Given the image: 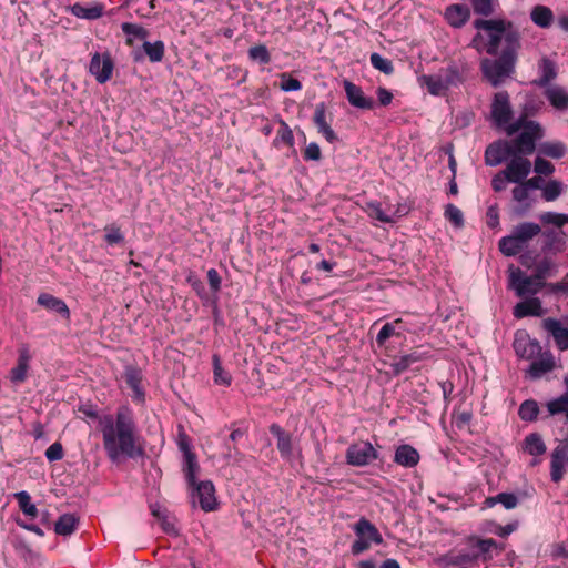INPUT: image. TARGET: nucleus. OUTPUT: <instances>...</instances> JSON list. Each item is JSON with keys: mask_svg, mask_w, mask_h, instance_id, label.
I'll return each instance as SVG.
<instances>
[{"mask_svg": "<svg viewBox=\"0 0 568 568\" xmlns=\"http://www.w3.org/2000/svg\"><path fill=\"white\" fill-rule=\"evenodd\" d=\"M143 51L146 54L148 59L152 63L161 62L164 58L165 45L161 40H156L154 42L144 41L143 42Z\"/></svg>", "mask_w": 568, "mask_h": 568, "instance_id": "nucleus-41", "label": "nucleus"}, {"mask_svg": "<svg viewBox=\"0 0 568 568\" xmlns=\"http://www.w3.org/2000/svg\"><path fill=\"white\" fill-rule=\"evenodd\" d=\"M183 473L189 487H195L200 465L194 453H187V455L183 457Z\"/></svg>", "mask_w": 568, "mask_h": 568, "instance_id": "nucleus-36", "label": "nucleus"}, {"mask_svg": "<svg viewBox=\"0 0 568 568\" xmlns=\"http://www.w3.org/2000/svg\"><path fill=\"white\" fill-rule=\"evenodd\" d=\"M523 449L531 456H541L546 453V444L538 433L528 434L523 443Z\"/></svg>", "mask_w": 568, "mask_h": 568, "instance_id": "nucleus-35", "label": "nucleus"}, {"mask_svg": "<svg viewBox=\"0 0 568 568\" xmlns=\"http://www.w3.org/2000/svg\"><path fill=\"white\" fill-rule=\"evenodd\" d=\"M541 233L539 224L523 222L514 226L511 233L499 240V250L506 256H515L526 248L529 242Z\"/></svg>", "mask_w": 568, "mask_h": 568, "instance_id": "nucleus-4", "label": "nucleus"}, {"mask_svg": "<svg viewBox=\"0 0 568 568\" xmlns=\"http://www.w3.org/2000/svg\"><path fill=\"white\" fill-rule=\"evenodd\" d=\"M545 95L549 103L557 110L568 109V93L565 89L558 85L545 88Z\"/></svg>", "mask_w": 568, "mask_h": 568, "instance_id": "nucleus-32", "label": "nucleus"}, {"mask_svg": "<svg viewBox=\"0 0 568 568\" xmlns=\"http://www.w3.org/2000/svg\"><path fill=\"white\" fill-rule=\"evenodd\" d=\"M473 27L477 33L469 47L480 54L491 57L483 58L479 67L483 77L497 88L515 73L521 34L514 22L506 19L478 18L474 20Z\"/></svg>", "mask_w": 568, "mask_h": 568, "instance_id": "nucleus-1", "label": "nucleus"}, {"mask_svg": "<svg viewBox=\"0 0 568 568\" xmlns=\"http://www.w3.org/2000/svg\"><path fill=\"white\" fill-rule=\"evenodd\" d=\"M30 355L27 348L19 353L17 365L10 372V379L14 384H20L26 381L29 369Z\"/></svg>", "mask_w": 568, "mask_h": 568, "instance_id": "nucleus-30", "label": "nucleus"}, {"mask_svg": "<svg viewBox=\"0 0 568 568\" xmlns=\"http://www.w3.org/2000/svg\"><path fill=\"white\" fill-rule=\"evenodd\" d=\"M514 349L520 358L534 359L541 353V345L537 339L530 338L527 333H517L514 341Z\"/></svg>", "mask_w": 568, "mask_h": 568, "instance_id": "nucleus-14", "label": "nucleus"}, {"mask_svg": "<svg viewBox=\"0 0 568 568\" xmlns=\"http://www.w3.org/2000/svg\"><path fill=\"white\" fill-rule=\"evenodd\" d=\"M419 82L422 83V85L427 88L428 92L432 95H444L446 91H448L437 73L428 75L424 74L419 77Z\"/></svg>", "mask_w": 568, "mask_h": 568, "instance_id": "nucleus-40", "label": "nucleus"}, {"mask_svg": "<svg viewBox=\"0 0 568 568\" xmlns=\"http://www.w3.org/2000/svg\"><path fill=\"white\" fill-rule=\"evenodd\" d=\"M475 14L490 17L495 12L494 0H470Z\"/></svg>", "mask_w": 568, "mask_h": 568, "instance_id": "nucleus-56", "label": "nucleus"}, {"mask_svg": "<svg viewBox=\"0 0 568 568\" xmlns=\"http://www.w3.org/2000/svg\"><path fill=\"white\" fill-rule=\"evenodd\" d=\"M486 504L489 507L496 504H501L506 509H514L518 505V498L513 493H500L494 497L487 498Z\"/></svg>", "mask_w": 568, "mask_h": 568, "instance_id": "nucleus-49", "label": "nucleus"}, {"mask_svg": "<svg viewBox=\"0 0 568 568\" xmlns=\"http://www.w3.org/2000/svg\"><path fill=\"white\" fill-rule=\"evenodd\" d=\"M427 357H428L427 353L414 351L409 354H405V355H402L398 358H396L392 363V368H393L394 373L398 375V374L404 373L406 369H408L410 365H413L417 362H420Z\"/></svg>", "mask_w": 568, "mask_h": 568, "instance_id": "nucleus-31", "label": "nucleus"}, {"mask_svg": "<svg viewBox=\"0 0 568 568\" xmlns=\"http://www.w3.org/2000/svg\"><path fill=\"white\" fill-rule=\"evenodd\" d=\"M494 189L500 191L504 189L506 180H493ZM509 182H519L513 189V197L517 202L514 207V213L517 216H524L537 200L536 192L541 187V182L545 180H508Z\"/></svg>", "mask_w": 568, "mask_h": 568, "instance_id": "nucleus-5", "label": "nucleus"}, {"mask_svg": "<svg viewBox=\"0 0 568 568\" xmlns=\"http://www.w3.org/2000/svg\"><path fill=\"white\" fill-rule=\"evenodd\" d=\"M444 216L456 229H460L464 225L463 212L454 204H447L445 206Z\"/></svg>", "mask_w": 568, "mask_h": 568, "instance_id": "nucleus-57", "label": "nucleus"}, {"mask_svg": "<svg viewBox=\"0 0 568 568\" xmlns=\"http://www.w3.org/2000/svg\"><path fill=\"white\" fill-rule=\"evenodd\" d=\"M568 460L567 446H557L551 453L550 476L554 483H559L564 477V469Z\"/></svg>", "mask_w": 568, "mask_h": 568, "instance_id": "nucleus-20", "label": "nucleus"}, {"mask_svg": "<svg viewBox=\"0 0 568 568\" xmlns=\"http://www.w3.org/2000/svg\"><path fill=\"white\" fill-rule=\"evenodd\" d=\"M79 524V518L73 514L61 515L55 525L54 531L60 536H70L74 532Z\"/></svg>", "mask_w": 568, "mask_h": 568, "instance_id": "nucleus-38", "label": "nucleus"}, {"mask_svg": "<svg viewBox=\"0 0 568 568\" xmlns=\"http://www.w3.org/2000/svg\"><path fill=\"white\" fill-rule=\"evenodd\" d=\"M539 220L545 225L561 227L568 223V214L557 212H545L539 215Z\"/></svg>", "mask_w": 568, "mask_h": 568, "instance_id": "nucleus-53", "label": "nucleus"}, {"mask_svg": "<svg viewBox=\"0 0 568 568\" xmlns=\"http://www.w3.org/2000/svg\"><path fill=\"white\" fill-rule=\"evenodd\" d=\"M402 324V318H397L392 323H385L376 335L375 342L377 346L383 347L386 344L387 339L390 338L392 336H400Z\"/></svg>", "mask_w": 568, "mask_h": 568, "instance_id": "nucleus-33", "label": "nucleus"}, {"mask_svg": "<svg viewBox=\"0 0 568 568\" xmlns=\"http://www.w3.org/2000/svg\"><path fill=\"white\" fill-rule=\"evenodd\" d=\"M121 30L123 31V33L125 36H128V39H126V43L128 44H132V38H136V39H140V40H145L148 37H149V31L138 24V23H132V22H123L121 24Z\"/></svg>", "mask_w": 568, "mask_h": 568, "instance_id": "nucleus-47", "label": "nucleus"}, {"mask_svg": "<svg viewBox=\"0 0 568 568\" xmlns=\"http://www.w3.org/2000/svg\"><path fill=\"white\" fill-rule=\"evenodd\" d=\"M369 60L373 68L383 72L384 74L389 75L394 72V65L392 60L383 57L382 54L374 52L371 54Z\"/></svg>", "mask_w": 568, "mask_h": 568, "instance_id": "nucleus-52", "label": "nucleus"}, {"mask_svg": "<svg viewBox=\"0 0 568 568\" xmlns=\"http://www.w3.org/2000/svg\"><path fill=\"white\" fill-rule=\"evenodd\" d=\"M250 60L260 64H268L271 62V54L265 44H257L251 47L247 51Z\"/></svg>", "mask_w": 568, "mask_h": 568, "instance_id": "nucleus-51", "label": "nucleus"}, {"mask_svg": "<svg viewBox=\"0 0 568 568\" xmlns=\"http://www.w3.org/2000/svg\"><path fill=\"white\" fill-rule=\"evenodd\" d=\"M468 542L478 548L479 552L477 555H479V558L481 557L484 561H488L493 558L490 555L493 549H499L500 551L504 550V546H498V544L491 538L480 539L471 536L468 538Z\"/></svg>", "mask_w": 568, "mask_h": 568, "instance_id": "nucleus-34", "label": "nucleus"}, {"mask_svg": "<svg viewBox=\"0 0 568 568\" xmlns=\"http://www.w3.org/2000/svg\"><path fill=\"white\" fill-rule=\"evenodd\" d=\"M124 379L128 387L132 390V398L138 403L145 400V392L142 386V371L135 366H126L124 369Z\"/></svg>", "mask_w": 568, "mask_h": 568, "instance_id": "nucleus-16", "label": "nucleus"}, {"mask_svg": "<svg viewBox=\"0 0 568 568\" xmlns=\"http://www.w3.org/2000/svg\"><path fill=\"white\" fill-rule=\"evenodd\" d=\"M45 457L49 462H58L63 458L62 445L58 442L51 444L45 450Z\"/></svg>", "mask_w": 568, "mask_h": 568, "instance_id": "nucleus-63", "label": "nucleus"}, {"mask_svg": "<svg viewBox=\"0 0 568 568\" xmlns=\"http://www.w3.org/2000/svg\"><path fill=\"white\" fill-rule=\"evenodd\" d=\"M540 77L531 83L539 88L550 87V82L557 77V68L554 61L544 57L539 62Z\"/></svg>", "mask_w": 568, "mask_h": 568, "instance_id": "nucleus-29", "label": "nucleus"}, {"mask_svg": "<svg viewBox=\"0 0 568 568\" xmlns=\"http://www.w3.org/2000/svg\"><path fill=\"white\" fill-rule=\"evenodd\" d=\"M70 12L79 19L97 20L103 16L104 6L99 2H94L90 6H83L77 2L70 7Z\"/></svg>", "mask_w": 568, "mask_h": 568, "instance_id": "nucleus-27", "label": "nucleus"}, {"mask_svg": "<svg viewBox=\"0 0 568 568\" xmlns=\"http://www.w3.org/2000/svg\"><path fill=\"white\" fill-rule=\"evenodd\" d=\"M37 303L45 310L59 314L62 318L70 320V310L63 300L49 293H41L37 298Z\"/></svg>", "mask_w": 568, "mask_h": 568, "instance_id": "nucleus-22", "label": "nucleus"}, {"mask_svg": "<svg viewBox=\"0 0 568 568\" xmlns=\"http://www.w3.org/2000/svg\"><path fill=\"white\" fill-rule=\"evenodd\" d=\"M541 105L542 101L538 97L534 94H527L521 105V113L518 118L529 120V116H534L538 113V111L541 109Z\"/></svg>", "mask_w": 568, "mask_h": 568, "instance_id": "nucleus-45", "label": "nucleus"}, {"mask_svg": "<svg viewBox=\"0 0 568 568\" xmlns=\"http://www.w3.org/2000/svg\"><path fill=\"white\" fill-rule=\"evenodd\" d=\"M527 369L530 378L537 379L555 368V358L551 353L546 352L534 359Z\"/></svg>", "mask_w": 568, "mask_h": 568, "instance_id": "nucleus-19", "label": "nucleus"}, {"mask_svg": "<svg viewBox=\"0 0 568 568\" xmlns=\"http://www.w3.org/2000/svg\"><path fill=\"white\" fill-rule=\"evenodd\" d=\"M14 497L18 501L19 508L21 511L31 518H36L38 516V508L31 501V497L28 491L22 490L14 494Z\"/></svg>", "mask_w": 568, "mask_h": 568, "instance_id": "nucleus-46", "label": "nucleus"}, {"mask_svg": "<svg viewBox=\"0 0 568 568\" xmlns=\"http://www.w3.org/2000/svg\"><path fill=\"white\" fill-rule=\"evenodd\" d=\"M547 409L549 415H557L560 413L568 412V394L565 393L561 396L554 398L547 403Z\"/></svg>", "mask_w": 568, "mask_h": 568, "instance_id": "nucleus-58", "label": "nucleus"}, {"mask_svg": "<svg viewBox=\"0 0 568 568\" xmlns=\"http://www.w3.org/2000/svg\"><path fill=\"white\" fill-rule=\"evenodd\" d=\"M490 119L496 128L503 129L505 132L506 128L513 123V108L507 91L503 90L494 94L490 105Z\"/></svg>", "mask_w": 568, "mask_h": 568, "instance_id": "nucleus-7", "label": "nucleus"}, {"mask_svg": "<svg viewBox=\"0 0 568 568\" xmlns=\"http://www.w3.org/2000/svg\"><path fill=\"white\" fill-rule=\"evenodd\" d=\"M515 133L518 135L509 142L516 153L531 154L536 150L537 141L544 138L542 126L537 121L524 118H517L506 128L507 135L511 136Z\"/></svg>", "mask_w": 568, "mask_h": 568, "instance_id": "nucleus-3", "label": "nucleus"}, {"mask_svg": "<svg viewBox=\"0 0 568 568\" xmlns=\"http://www.w3.org/2000/svg\"><path fill=\"white\" fill-rule=\"evenodd\" d=\"M321 156V148L316 142H311L306 145L303 154L305 161H318Z\"/></svg>", "mask_w": 568, "mask_h": 568, "instance_id": "nucleus-64", "label": "nucleus"}, {"mask_svg": "<svg viewBox=\"0 0 568 568\" xmlns=\"http://www.w3.org/2000/svg\"><path fill=\"white\" fill-rule=\"evenodd\" d=\"M545 313L546 310L542 307L541 301L538 297L525 298L517 303L513 310V315L516 318H524L527 316L540 317Z\"/></svg>", "mask_w": 568, "mask_h": 568, "instance_id": "nucleus-18", "label": "nucleus"}, {"mask_svg": "<svg viewBox=\"0 0 568 568\" xmlns=\"http://www.w3.org/2000/svg\"><path fill=\"white\" fill-rule=\"evenodd\" d=\"M280 88L284 92H293L301 90L302 83L298 79L293 78L288 73H282Z\"/></svg>", "mask_w": 568, "mask_h": 568, "instance_id": "nucleus-61", "label": "nucleus"}, {"mask_svg": "<svg viewBox=\"0 0 568 568\" xmlns=\"http://www.w3.org/2000/svg\"><path fill=\"white\" fill-rule=\"evenodd\" d=\"M479 558V555L476 552H469L466 550H450L447 554L443 555L438 561L444 567L449 566H459L465 564H470L476 561Z\"/></svg>", "mask_w": 568, "mask_h": 568, "instance_id": "nucleus-24", "label": "nucleus"}, {"mask_svg": "<svg viewBox=\"0 0 568 568\" xmlns=\"http://www.w3.org/2000/svg\"><path fill=\"white\" fill-rule=\"evenodd\" d=\"M539 190L542 191V197L546 201H554L561 194L564 185L559 180H549V183L541 184Z\"/></svg>", "mask_w": 568, "mask_h": 568, "instance_id": "nucleus-54", "label": "nucleus"}, {"mask_svg": "<svg viewBox=\"0 0 568 568\" xmlns=\"http://www.w3.org/2000/svg\"><path fill=\"white\" fill-rule=\"evenodd\" d=\"M546 291L552 295L568 294V273L559 282L546 283Z\"/></svg>", "mask_w": 568, "mask_h": 568, "instance_id": "nucleus-62", "label": "nucleus"}, {"mask_svg": "<svg viewBox=\"0 0 568 568\" xmlns=\"http://www.w3.org/2000/svg\"><path fill=\"white\" fill-rule=\"evenodd\" d=\"M313 121L321 133L329 143L337 141V135L326 121V105L324 102L316 104Z\"/></svg>", "mask_w": 568, "mask_h": 568, "instance_id": "nucleus-23", "label": "nucleus"}, {"mask_svg": "<svg viewBox=\"0 0 568 568\" xmlns=\"http://www.w3.org/2000/svg\"><path fill=\"white\" fill-rule=\"evenodd\" d=\"M537 153L544 158L561 159L567 153V146L560 141L542 142L539 144Z\"/></svg>", "mask_w": 568, "mask_h": 568, "instance_id": "nucleus-37", "label": "nucleus"}, {"mask_svg": "<svg viewBox=\"0 0 568 568\" xmlns=\"http://www.w3.org/2000/svg\"><path fill=\"white\" fill-rule=\"evenodd\" d=\"M213 375L214 383L217 385L230 386L232 382L231 375L222 367L219 355H213Z\"/></svg>", "mask_w": 568, "mask_h": 568, "instance_id": "nucleus-50", "label": "nucleus"}, {"mask_svg": "<svg viewBox=\"0 0 568 568\" xmlns=\"http://www.w3.org/2000/svg\"><path fill=\"white\" fill-rule=\"evenodd\" d=\"M192 497L199 499L200 507L204 511H213L216 509L217 503L215 497V488L212 481L202 480L190 487Z\"/></svg>", "mask_w": 568, "mask_h": 568, "instance_id": "nucleus-12", "label": "nucleus"}, {"mask_svg": "<svg viewBox=\"0 0 568 568\" xmlns=\"http://www.w3.org/2000/svg\"><path fill=\"white\" fill-rule=\"evenodd\" d=\"M280 124V129L277 131V134L273 141V144L275 148H281L282 145H286L292 148L294 144V135L288 126V124L281 118L277 120Z\"/></svg>", "mask_w": 568, "mask_h": 568, "instance_id": "nucleus-43", "label": "nucleus"}, {"mask_svg": "<svg viewBox=\"0 0 568 568\" xmlns=\"http://www.w3.org/2000/svg\"><path fill=\"white\" fill-rule=\"evenodd\" d=\"M344 90L347 101L351 105L362 110H372L375 106L374 100L369 97H366L362 88L354 84L353 82L345 80Z\"/></svg>", "mask_w": 568, "mask_h": 568, "instance_id": "nucleus-15", "label": "nucleus"}, {"mask_svg": "<svg viewBox=\"0 0 568 568\" xmlns=\"http://www.w3.org/2000/svg\"><path fill=\"white\" fill-rule=\"evenodd\" d=\"M419 453L410 445H399L394 455V462L405 468H413L419 462Z\"/></svg>", "mask_w": 568, "mask_h": 568, "instance_id": "nucleus-25", "label": "nucleus"}, {"mask_svg": "<svg viewBox=\"0 0 568 568\" xmlns=\"http://www.w3.org/2000/svg\"><path fill=\"white\" fill-rule=\"evenodd\" d=\"M534 170L539 175H550L555 172V166L550 161L537 153Z\"/></svg>", "mask_w": 568, "mask_h": 568, "instance_id": "nucleus-60", "label": "nucleus"}, {"mask_svg": "<svg viewBox=\"0 0 568 568\" xmlns=\"http://www.w3.org/2000/svg\"><path fill=\"white\" fill-rule=\"evenodd\" d=\"M378 458V453L369 442L352 444L346 450L348 465L363 467Z\"/></svg>", "mask_w": 568, "mask_h": 568, "instance_id": "nucleus-9", "label": "nucleus"}, {"mask_svg": "<svg viewBox=\"0 0 568 568\" xmlns=\"http://www.w3.org/2000/svg\"><path fill=\"white\" fill-rule=\"evenodd\" d=\"M368 215L373 219H376L379 222L383 223H393L394 219L393 216L385 212L382 207V204L378 202H371L367 205Z\"/></svg>", "mask_w": 568, "mask_h": 568, "instance_id": "nucleus-55", "label": "nucleus"}, {"mask_svg": "<svg viewBox=\"0 0 568 568\" xmlns=\"http://www.w3.org/2000/svg\"><path fill=\"white\" fill-rule=\"evenodd\" d=\"M524 153H515L511 155L504 170L498 172L494 178H527L531 171V163L525 159Z\"/></svg>", "mask_w": 568, "mask_h": 568, "instance_id": "nucleus-13", "label": "nucleus"}, {"mask_svg": "<svg viewBox=\"0 0 568 568\" xmlns=\"http://www.w3.org/2000/svg\"><path fill=\"white\" fill-rule=\"evenodd\" d=\"M270 433L275 437L276 448L284 460L292 462L295 456L301 455L298 443L293 434L276 423L270 426Z\"/></svg>", "mask_w": 568, "mask_h": 568, "instance_id": "nucleus-8", "label": "nucleus"}, {"mask_svg": "<svg viewBox=\"0 0 568 568\" xmlns=\"http://www.w3.org/2000/svg\"><path fill=\"white\" fill-rule=\"evenodd\" d=\"M542 327L552 336L559 351H568V328L562 326L561 321L552 317L545 318Z\"/></svg>", "mask_w": 568, "mask_h": 568, "instance_id": "nucleus-17", "label": "nucleus"}, {"mask_svg": "<svg viewBox=\"0 0 568 568\" xmlns=\"http://www.w3.org/2000/svg\"><path fill=\"white\" fill-rule=\"evenodd\" d=\"M539 414V406L538 403L534 399H526L524 400L518 409V415L520 419L525 422H534L537 419V416Z\"/></svg>", "mask_w": 568, "mask_h": 568, "instance_id": "nucleus-48", "label": "nucleus"}, {"mask_svg": "<svg viewBox=\"0 0 568 568\" xmlns=\"http://www.w3.org/2000/svg\"><path fill=\"white\" fill-rule=\"evenodd\" d=\"M558 266L557 264L549 257L541 258L535 267L536 277L545 282V278L550 277L557 273Z\"/></svg>", "mask_w": 568, "mask_h": 568, "instance_id": "nucleus-44", "label": "nucleus"}, {"mask_svg": "<svg viewBox=\"0 0 568 568\" xmlns=\"http://www.w3.org/2000/svg\"><path fill=\"white\" fill-rule=\"evenodd\" d=\"M104 240L109 245L120 244L124 241V235L115 224H109L104 227Z\"/></svg>", "mask_w": 568, "mask_h": 568, "instance_id": "nucleus-59", "label": "nucleus"}, {"mask_svg": "<svg viewBox=\"0 0 568 568\" xmlns=\"http://www.w3.org/2000/svg\"><path fill=\"white\" fill-rule=\"evenodd\" d=\"M103 447L109 459L118 463L121 458H138L144 450L139 443L136 425L130 408L121 407L115 415L99 416Z\"/></svg>", "mask_w": 568, "mask_h": 568, "instance_id": "nucleus-2", "label": "nucleus"}, {"mask_svg": "<svg viewBox=\"0 0 568 568\" xmlns=\"http://www.w3.org/2000/svg\"><path fill=\"white\" fill-rule=\"evenodd\" d=\"M530 19L540 28H549L554 21V13L548 7L538 4L532 8Z\"/></svg>", "mask_w": 568, "mask_h": 568, "instance_id": "nucleus-39", "label": "nucleus"}, {"mask_svg": "<svg viewBox=\"0 0 568 568\" xmlns=\"http://www.w3.org/2000/svg\"><path fill=\"white\" fill-rule=\"evenodd\" d=\"M444 17L450 27L459 29L469 20L470 10L465 4H452L445 9Z\"/></svg>", "mask_w": 568, "mask_h": 568, "instance_id": "nucleus-21", "label": "nucleus"}, {"mask_svg": "<svg viewBox=\"0 0 568 568\" xmlns=\"http://www.w3.org/2000/svg\"><path fill=\"white\" fill-rule=\"evenodd\" d=\"M437 74L440 77L444 85L448 90L450 87H457L463 82L462 74L458 68L454 64L447 68H442Z\"/></svg>", "mask_w": 568, "mask_h": 568, "instance_id": "nucleus-42", "label": "nucleus"}, {"mask_svg": "<svg viewBox=\"0 0 568 568\" xmlns=\"http://www.w3.org/2000/svg\"><path fill=\"white\" fill-rule=\"evenodd\" d=\"M356 537H364L375 545L384 542L383 536L378 529L366 518L362 517L353 527Z\"/></svg>", "mask_w": 568, "mask_h": 568, "instance_id": "nucleus-26", "label": "nucleus"}, {"mask_svg": "<svg viewBox=\"0 0 568 568\" xmlns=\"http://www.w3.org/2000/svg\"><path fill=\"white\" fill-rule=\"evenodd\" d=\"M508 287L515 292L518 297H535L541 288H546V282L539 281L536 275H527L520 268L510 267L508 276Z\"/></svg>", "mask_w": 568, "mask_h": 568, "instance_id": "nucleus-6", "label": "nucleus"}, {"mask_svg": "<svg viewBox=\"0 0 568 568\" xmlns=\"http://www.w3.org/2000/svg\"><path fill=\"white\" fill-rule=\"evenodd\" d=\"M515 153L516 152L509 141L497 140L486 148L485 162L489 166H496L508 161V159Z\"/></svg>", "mask_w": 568, "mask_h": 568, "instance_id": "nucleus-11", "label": "nucleus"}, {"mask_svg": "<svg viewBox=\"0 0 568 568\" xmlns=\"http://www.w3.org/2000/svg\"><path fill=\"white\" fill-rule=\"evenodd\" d=\"M545 242L542 244V251L549 253H561L566 248V240L564 232H557L555 230H546L542 232Z\"/></svg>", "mask_w": 568, "mask_h": 568, "instance_id": "nucleus-28", "label": "nucleus"}, {"mask_svg": "<svg viewBox=\"0 0 568 568\" xmlns=\"http://www.w3.org/2000/svg\"><path fill=\"white\" fill-rule=\"evenodd\" d=\"M114 69V63L109 52L100 54L95 52L89 64V72L99 83H105L110 80Z\"/></svg>", "mask_w": 568, "mask_h": 568, "instance_id": "nucleus-10", "label": "nucleus"}]
</instances>
